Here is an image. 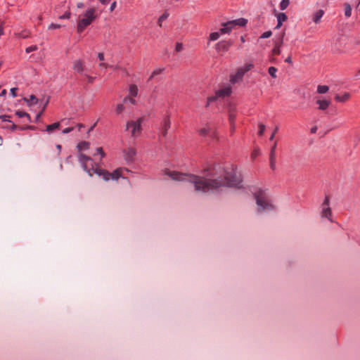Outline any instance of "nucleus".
Returning <instances> with one entry per match:
<instances>
[{
	"label": "nucleus",
	"instance_id": "nucleus-1",
	"mask_svg": "<svg viewBox=\"0 0 360 360\" xmlns=\"http://www.w3.org/2000/svg\"><path fill=\"white\" fill-rule=\"evenodd\" d=\"M166 174L174 180L186 181L193 184L195 191L207 193L218 190L224 186L239 187L242 182L240 174L232 169L231 171H223L220 176L211 174L210 178L195 175H188L176 172L166 171Z\"/></svg>",
	"mask_w": 360,
	"mask_h": 360
},
{
	"label": "nucleus",
	"instance_id": "nucleus-2",
	"mask_svg": "<svg viewBox=\"0 0 360 360\" xmlns=\"http://www.w3.org/2000/svg\"><path fill=\"white\" fill-rule=\"evenodd\" d=\"M79 161L82 164L84 170L86 171L89 176H91L94 174H96L98 176H102L105 181H109L110 179L116 181L119 178L122 177L123 171L128 172V169L124 168H117L111 173L98 167L94 168V167H91V168H89L87 164L88 162H93V160L90 157L82 153L79 155ZM91 166L93 165H91Z\"/></svg>",
	"mask_w": 360,
	"mask_h": 360
},
{
	"label": "nucleus",
	"instance_id": "nucleus-3",
	"mask_svg": "<svg viewBox=\"0 0 360 360\" xmlns=\"http://www.w3.org/2000/svg\"><path fill=\"white\" fill-rule=\"evenodd\" d=\"M255 198L259 212L271 211L274 209L268 194L264 191L259 190L255 193Z\"/></svg>",
	"mask_w": 360,
	"mask_h": 360
},
{
	"label": "nucleus",
	"instance_id": "nucleus-4",
	"mask_svg": "<svg viewBox=\"0 0 360 360\" xmlns=\"http://www.w3.org/2000/svg\"><path fill=\"white\" fill-rule=\"evenodd\" d=\"M96 11L94 8H90L84 14L79 15L77 25L78 33H82L96 18Z\"/></svg>",
	"mask_w": 360,
	"mask_h": 360
},
{
	"label": "nucleus",
	"instance_id": "nucleus-5",
	"mask_svg": "<svg viewBox=\"0 0 360 360\" xmlns=\"http://www.w3.org/2000/svg\"><path fill=\"white\" fill-rule=\"evenodd\" d=\"M142 118L138 119L136 121H129L126 124V129L130 131L132 137L136 138L141 133Z\"/></svg>",
	"mask_w": 360,
	"mask_h": 360
},
{
	"label": "nucleus",
	"instance_id": "nucleus-6",
	"mask_svg": "<svg viewBox=\"0 0 360 360\" xmlns=\"http://www.w3.org/2000/svg\"><path fill=\"white\" fill-rule=\"evenodd\" d=\"M231 94V86L229 84L224 85L221 89L216 91L215 96H210L207 98V105L214 102L218 98H225L229 96Z\"/></svg>",
	"mask_w": 360,
	"mask_h": 360
},
{
	"label": "nucleus",
	"instance_id": "nucleus-7",
	"mask_svg": "<svg viewBox=\"0 0 360 360\" xmlns=\"http://www.w3.org/2000/svg\"><path fill=\"white\" fill-rule=\"evenodd\" d=\"M330 199L328 196H326L325 200L322 204V211L321 216L322 217H326L329 219L330 221H332L330 217L332 216V212L329 207Z\"/></svg>",
	"mask_w": 360,
	"mask_h": 360
},
{
	"label": "nucleus",
	"instance_id": "nucleus-8",
	"mask_svg": "<svg viewBox=\"0 0 360 360\" xmlns=\"http://www.w3.org/2000/svg\"><path fill=\"white\" fill-rule=\"evenodd\" d=\"M198 132L199 134L202 136H208L212 139H214L217 138L215 129L210 126L201 128L200 129H199Z\"/></svg>",
	"mask_w": 360,
	"mask_h": 360
},
{
	"label": "nucleus",
	"instance_id": "nucleus-9",
	"mask_svg": "<svg viewBox=\"0 0 360 360\" xmlns=\"http://www.w3.org/2000/svg\"><path fill=\"white\" fill-rule=\"evenodd\" d=\"M124 158L127 162H133L136 155V150L134 148L129 147L124 151Z\"/></svg>",
	"mask_w": 360,
	"mask_h": 360
},
{
	"label": "nucleus",
	"instance_id": "nucleus-10",
	"mask_svg": "<svg viewBox=\"0 0 360 360\" xmlns=\"http://www.w3.org/2000/svg\"><path fill=\"white\" fill-rule=\"evenodd\" d=\"M276 142L274 143L273 146L271 148L270 153H269V166L270 168L275 171L276 169Z\"/></svg>",
	"mask_w": 360,
	"mask_h": 360
},
{
	"label": "nucleus",
	"instance_id": "nucleus-11",
	"mask_svg": "<svg viewBox=\"0 0 360 360\" xmlns=\"http://www.w3.org/2000/svg\"><path fill=\"white\" fill-rule=\"evenodd\" d=\"M72 68L76 72L83 75L86 69L84 62L80 59L75 60L72 63Z\"/></svg>",
	"mask_w": 360,
	"mask_h": 360
},
{
	"label": "nucleus",
	"instance_id": "nucleus-12",
	"mask_svg": "<svg viewBox=\"0 0 360 360\" xmlns=\"http://www.w3.org/2000/svg\"><path fill=\"white\" fill-rule=\"evenodd\" d=\"M171 122L169 117H166L162 124L160 128V135L165 137L167 134L168 129L170 128Z\"/></svg>",
	"mask_w": 360,
	"mask_h": 360
},
{
	"label": "nucleus",
	"instance_id": "nucleus-13",
	"mask_svg": "<svg viewBox=\"0 0 360 360\" xmlns=\"http://www.w3.org/2000/svg\"><path fill=\"white\" fill-rule=\"evenodd\" d=\"M232 42L231 41H219L217 44V50L219 52H226L229 50V47L231 46Z\"/></svg>",
	"mask_w": 360,
	"mask_h": 360
},
{
	"label": "nucleus",
	"instance_id": "nucleus-14",
	"mask_svg": "<svg viewBox=\"0 0 360 360\" xmlns=\"http://www.w3.org/2000/svg\"><path fill=\"white\" fill-rule=\"evenodd\" d=\"M244 75L245 71L243 70V68H240L235 75L231 76L230 82L232 84H235L242 79Z\"/></svg>",
	"mask_w": 360,
	"mask_h": 360
},
{
	"label": "nucleus",
	"instance_id": "nucleus-15",
	"mask_svg": "<svg viewBox=\"0 0 360 360\" xmlns=\"http://www.w3.org/2000/svg\"><path fill=\"white\" fill-rule=\"evenodd\" d=\"M233 27H235L233 22L231 21H229L223 24V27L221 28L219 31L221 34H226L229 33Z\"/></svg>",
	"mask_w": 360,
	"mask_h": 360
},
{
	"label": "nucleus",
	"instance_id": "nucleus-16",
	"mask_svg": "<svg viewBox=\"0 0 360 360\" xmlns=\"http://www.w3.org/2000/svg\"><path fill=\"white\" fill-rule=\"evenodd\" d=\"M236 117V112L235 107H230L229 110V119L230 124L234 127V122Z\"/></svg>",
	"mask_w": 360,
	"mask_h": 360
},
{
	"label": "nucleus",
	"instance_id": "nucleus-17",
	"mask_svg": "<svg viewBox=\"0 0 360 360\" xmlns=\"http://www.w3.org/2000/svg\"><path fill=\"white\" fill-rule=\"evenodd\" d=\"M324 14V11L322 9H319L317 11L314 13L313 15V21L318 24L320 22L321 18L323 17Z\"/></svg>",
	"mask_w": 360,
	"mask_h": 360
},
{
	"label": "nucleus",
	"instance_id": "nucleus-18",
	"mask_svg": "<svg viewBox=\"0 0 360 360\" xmlns=\"http://www.w3.org/2000/svg\"><path fill=\"white\" fill-rule=\"evenodd\" d=\"M316 103L319 105V110H324L330 105V101L327 100H317Z\"/></svg>",
	"mask_w": 360,
	"mask_h": 360
},
{
	"label": "nucleus",
	"instance_id": "nucleus-19",
	"mask_svg": "<svg viewBox=\"0 0 360 360\" xmlns=\"http://www.w3.org/2000/svg\"><path fill=\"white\" fill-rule=\"evenodd\" d=\"M287 20V15L284 13H280L277 15V25L276 28H279L283 22Z\"/></svg>",
	"mask_w": 360,
	"mask_h": 360
},
{
	"label": "nucleus",
	"instance_id": "nucleus-20",
	"mask_svg": "<svg viewBox=\"0 0 360 360\" xmlns=\"http://www.w3.org/2000/svg\"><path fill=\"white\" fill-rule=\"evenodd\" d=\"M350 98V94L349 93H345L343 95H336L335 96V99L338 102H346Z\"/></svg>",
	"mask_w": 360,
	"mask_h": 360
},
{
	"label": "nucleus",
	"instance_id": "nucleus-21",
	"mask_svg": "<svg viewBox=\"0 0 360 360\" xmlns=\"http://www.w3.org/2000/svg\"><path fill=\"white\" fill-rule=\"evenodd\" d=\"M231 22H233L234 27L236 26H240V27H243V26H245L247 23V20L244 19V18H239V19H237V20H231Z\"/></svg>",
	"mask_w": 360,
	"mask_h": 360
},
{
	"label": "nucleus",
	"instance_id": "nucleus-22",
	"mask_svg": "<svg viewBox=\"0 0 360 360\" xmlns=\"http://www.w3.org/2000/svg\"><path fill=\"white\" fill-rule=\"evenodd\" d=\"M138 94V87L135 84H131L129 86V95L135 97Z\"/></svg>",
	"mask_w": 360,
	"mask_h": 360
},
{
	"label": "nucleus",
	"instance_id": "nucleus-23",
	"mask_svg": "<svg viewBox=\"0 0 360 360\" xmlns=\"http://www.w3.org/2000/svg\"><path fill=\"white\" fill-rule=\"evenodd\" d=\"M59 127H60V123L59 122H55L53 124L47 125L46 130L47 132L51 133L54 129H58Z\"/></svg>",
	"mask_w": 360,
	"mask_h": 360
},
{
	"label": "nucleus",
	"instance_id": "nucleus-24",
	"mask_svg": "<svg viewBox=\"0 0 360 360\" xmlns=\"http://www.w3.org/2000/svg\"><path fill=\"white\" fill-rule=\"evenodd\" d=\"M345 15L347 18H349L352 15V8L348 3H345Z\"/></svg>",
	"mask_w": 360,
	"mask_h": 360
},
{
	"label": "nucleus",
	"instance_id": "nucleus-25",
	"mask_svg": "<svg viewBox=\"0 0 360 360\" xmlns=\"http://www.w3.org/2000/svg\"><path fill=\"white\" fill-rule=\"evenodd\" d=\"M89 148V143L86 141H82L78 143L77 148L79 150H86Z\"/></svg>",
	"mask_w": 360,
	"mask_h": 360
},
{
	"label": "nucleus",
	"instance_id": "nucleus-26",
	"mask_svg": "<svg viewBox=\"0 0 360 360\" xmlns=\"http://www.w3.org/2000/svg\"><path fill=\"white\" fill-rule=\"evenodd\" d=\"M15 115L18 117H27L29 122H31L30 116L29 114L24 111L18 110L15 112Z\"/></svg>",
	"mask_w": 360,
	"mask_h": 360
},
{
	"label": "nucleus",
	"instance_id": "nucleus-27",
	"mask_svg": "<svg viewBox=\"0 0 360 360\" xmlns=\"http://www.w3.org/2000/svg\"><path fill=\"white\" fill-rule=\"evenodd\" d=\"M24 100L29 105L37 103L38 102V99L34 95H31L30 99L24 98Z\"/></svg>",
	"mask_w": 360,
	"mask_h": 360
},
{
	"label": "nucleus",
	"instance_id": "nucleus-28",
	"mask_svg": "<svg viewBox=\"0 0 360 360\" xmlns=\"http://www.w3.org/2000/svg\"><path fill=\"white\" fill-rule=\"evenodd\" d=\"M329 88L326 85H319L317 87V92L319 94H325L328 91Z\"/></svg>",
	"mask_w": 360,
	"mask_h": 360
},
{
	"label": "nucleus",
	"instance_id": "nucleus-29",
	"mask_svg": "<svg viewBox=\"0 0 360 360\" xmlns=\"http://www.w3.org/2000/svg\"><path fill=\"white\" fill-rule=\"evenodd\" d=\"M169 16V13L165 12L162 15L160 16L158 19V25L160 27H162V22L166 20Z\"/></svg>",
	"mask_w": 360,
	"mask_h": 360
},
{
	"label": "nucleus",
	"instance_id": "nucleus-30",
	"mask_svg": "<svg viewBox=\"0 0 360 360\" xmlns=\"http://www.w3.org/2000/svg\"><path fill=\"white\" fill-rule=\"evenodd\" d=\"M289 4H290L289 0H282L281 2L280 3L281 10H282V11L285 10L289 6Z\"/></svg>",
	"mask_w": 360,
	"mask_h": 360
},
{
	"label": "nucleus",
	"instance_id": "nucleus-31",
	"mask_svg": "<svg viewBox=\"0 0 360 360\" xmlns=\"http://www.w3.org/2000/svg\"><path fill=\"white\" fill-rule=\"evenodd\" d=\"M269 74L274 78L276 77L277 69L275 67H270L268 70Z\"/></svg>",
	"mask_w": 360,
	"mask_h": 360
},
{
	"label": "nucleus",
	"instance_id": "nucleus-32",
	"mask_svg": "<svg viewBox=\"0 0 360 360\" xmlns=\"http://www.w3.org/2000/svg\"><path fill=\"white\" fill-rule=\"evenodd\" d=\"M124 110V103H119L116 105L115 111L117 114H120Z\"/></svg>",
	"mask_w": 360,
	"mask_h": 360
},
{
	"label": "nucleus",
	"instance_id": "nucleus-33",
	"mask_svg": "<svg viewBox=\"0 0 360 360\" xmlns=\"http://www.w3.org/2000/svg\"><path fill=\"white\" fill-rule=\"evenodd\" d=\"M163 71H164V68H158V69L155 70L152 72V74H151V75H150V77L149 79H152V78H153L155 76H156V75H159V74L162 73Z\"/></svg>",
	"mask_w": 360,
	"mask_h": 360
},
{
	"label": "nucleus",
	"instance_id": "nucleus-34",
	"mask_svg": "<svg viewBox=\"0 0 360 360\" xmlns=\"http://www.w3.org/2000/svg\"><path fill=\"white\" fill-rule=\"evenodd\" d=\"M284 35H285V32H283L281 37L277 41H275V46L281 47V46L283 45V43Z\"/></svg>",
	"mask_w": 360,
	"mask_h": 360
},
{
	"label": "nucleus",
	"instance_id": "nucleus-35",
	"mask_svg": "<svg viewBox=\"0 0 360 360\" xmlns=\"http://www.w3.org/2000/svg\"><path fill=\"white\" fill-rule=\"evenodd\" d=\"M18 36L19 37H21V38H23V39L27 38L30 36V32L27 31V30H24V31L18 33Z\"/></svg>",
	"mask_w": 360,
	"mask_h": 360
},
{
	"label": "nucleus",
	"instance_id": "nucleus-36",
	"mask_svg": "<svg viewBox=\"0 0 360 360\" xmlns=\"http://www.w3.org/2000/svg\"><path fill=\"white\" fill-rule=\"evenodd\" d=\"M219 37V32H212L210 35V39L212 41H215V40L218 39Z\"/></svg>",
	"mask_w": 360,
	"mask_h": 360
},
{
	"label": "nucleus",
	"instance_id": "nucleus-37",
	"mask_svg": "<svg viewBox=\"0 0 360 360\" xmlns=\"http://www.w3.org/2000/svg\"><path fill=\"white\" fill-rule=\"evenodd\" d=\"M272 54L274 56H278L281 54V47L275 46L272 50Z\"/></svg>",
	"mask_w": 360,
	"mask_h": 360
},
{
	"label": "nucleus",
	"instance_id": "nucleus-38",
	"mask_svg": "<svg viewBox=\"0 0 360 360\" xmlns=\"http://www.w3.org/2000/svg\"><path fill=\"white\" fill-rule=\"evenodd\" d=\"M264 131H265V126L262 123L259 124V131H258L259 135L262 136L264 133Z\"/></svg>",
	"mask_w": 360,
	"mask_h": 360
},
{
	"label": "nucleus",
	"instance_id": "nucleus-39",
	"mask_svg": "<svg viewBox=\"0 0 360 360\" xmlns=\"http://www.w3.org/2000/svg\"><path fill=\"white\" fill-rule=\"evenodd\" d=\"M271 35H272V32H271V31H267V32H264V33L261 35L260 38H262V39L269 38V37H270Z\"/></svg>",
	"mask_w": 360,
	"mask_h": 360
},
{
	"label": "nucleus",
	"instance_id": "nucleus-40",
	"mask_svg": "<svg viewBox=\"0 0 360 360\" xmlns=\"http://www.w3.org/2000/svg\"><path fill=\"white\" fill-rule=\"evenodd\" d=\"M37 49H38L37 46L36 45H34V46H31L27 47L25 51L27 53H29L30 52L37 51Z\"/></svg>",
	"mask_w": 360,
	"mask_h": 360
},
{
	"label": "nucleus",
	"instance_id": "nucleus-41",
	"mask_svg": "<svg viewBox=\"0 0 360 360\" xmlns=\"http://www.w3.org/2000/svg\"><path fill=\"white\" fill-rule=\"evenodd\" d=\"M127 101H129L131 104H135L136 103V101L134 98H130L129 96H127L124 98L123 100V103H126Z\"/></svg>",
	"mask_w": 360,
	"mask_h": 360
},
{
	"label": "nucleus",
	"instance_id": "nucleus-42",
	"mask_svg": "<svg viewBox=\"0 0 360 360\" xmlns=\"http://www.w3.org/2000/svg\"><path fill=\"white\" fill-rule=\"evenodd\" d=\"M61 27V25H59V24H54V23H51L49 26V30H52V29H58Z\"/></svg>",
	"mask_w": 360,
	"mask_h": 360
},
{
	"label": "nucleus",
	"instance_id": "nucleus-43",
	"mask_svg": "<svg viewBox=\"0 0 360 360\" xmlns=\"http://www.w3.org/2000/svg\"><path fill=\"white\" fill-rule=\"evenodd\" d=\"M183 49V44L181 43H176L175 50L176 52H179Z\"/></svg>",
	"mask_w": 360,
	"mask_h": 360
},
{
	"label": "nucleus",
	"instance_id": "nucleus-44",
	"mask_svg": "<svg viewBox=\"0 0 360 360\" xmlns=\"http://www.w3.org/2000/svg\"><path fill=\"white\" fill-rule=\"evenodd\" d=\"M70 15H71L70 12L68 11L64 15H60L59 17V18L60 19H68V18H70Z\"/></svg>",
	"mask_w": 360,
	"mask_h": 360
},
{
	"label": "nucleus",
	"instance_id": "nucleus-45",
	"mask_svg": "<svg viewBox=\"0 0 360 360\" xmlns=\"http://www.w3.org/2000/svg\"><path fill=\"white\" fill-rule=\"evenodd\" d=\"M259 154V150L258 149H255L251 154V158L252 159L255 158Z\"/></svg>",
	"mask_w": 360,
	"mask_h": 360
},
{
	"label": "nucleus",
	"instance_id": "nucleus-46",
	"mask_svg": "<svg viewBox=\"0 0 360 360\" xmlns=\"http://www.w3.org/2000/svg\"><path fill=\"white\" fill-rule=\"evenodd\" d=\"M84 76L86 77L88 82H89V83H93L94 82V79H95L94 77H91V76L88 75H84Z\"/></svg>",
	"mask_w": 360,
	"mask_h": 360
},
{
	"label": "nucleus",
	"instance_id": "nucleus-47",
	"mask_svg": "<svg viewBox=\"0 0 360 360\" xmlns=\"http://www.w3.org/2000/svg\"><path fill=\"white\" fill-rule=\"evenodd\" d=\"M10 117V116L8 115H1L0 116V119L3 121V122H11L8 118Z\"/></svg>",
	"mask_w": 360,
	"mask_h": 360
},
{
	"label": "nucleus",
	"instance_id": "nucleus-48",
	"mask_svg": "<svg viewBox=\"0 0 360 360\" xmlns=\"http://www.w3.org/2000/svg\"><path fill=\"white\" fill-rule=\"evenodd\" d=\"M97 153L100 154L102 157L105 156V153L103 150L102 148H98L96 149Z\"/></svg>",
	"mask_w": 360,
	"mask_h": 360
},
{
	"label": "nucleus",
	"instance_id": "nucleus-49",
	"mask_svg": "<svg viewBox=\"0 0 360 360\" xmlns=\"http://www.w3.org/2000/svg\"><path fill=\"white\" fill-rule=\"evenodd\" d=\"M73 127H68V128H65L63 130V134H68V133H70L71 132L72 130H73Z\"/></svg>",
	"mask_w": 360,
	"mask_h": 360
},
{
	"label": "nucleus",
	"instance_id": "nucleus-50",
	"mask_svg": "<svg viewBox=\"0 0 360 360\" xmlns=\"http://www.w3.org/2000/svg\"><path fill=\"white\" fill-rule=\"evenodd\" d=\"M99 67L101 68H110V66L105 63H101L99 64Z\"/></svg>",
	"mask_w": 360,
	"mask_h": 360
},
{
	"label": "nucleus",
	"instance_id": "nucleus-51",
	"mask_svg": "<svg viewBox=\"0 0 360 360\" xmlns=\"http://www.w3.org/2000/svg\"><path fill=\"white\" fill-rule=\"evenodd\" d=\"M17 90H18L17 88H12V89H11V95L13 97L16 96V91H17Z\"/></svg>",
	"mask_w": 360,
	"mask_h": 360
},
{
	"label": "nucleus",
	"instance_id": "nucleus-52",
	"mask_svg": "<svg viewBox=\"0 0 360 360\" xmlns=\"http://www.w3.org/2000/svg\"><path fill=\"white\" fill-rule=\"evenodd\" d=\"M278 130V127H276L275 128V129H274V132L272 133L271 136H270V139H270L271 141L274 139V137L275 134L277 133Z\"/></svg>",
	"mask_w": 360,
	"mask_h": 360
},
{
	"label": "nucleus",
	"instance_id": "nucleus-53",
	"mask_svg": "<svg viewBox=\"0 0 360 360\" xmlns=\"http://www.w3.org/2000/svg\"><path fill=\"white\" fill-rule=\"evenodd\" d=\"M98 58L101 62L105 60L104 54L103 53H99L98 54Z\"/></svg>",
	"mask_w": 360,
	"mask_h": 360
},
{
	"label": "nucleus",
	"instance_id": "nucleus-54",
	"mask_svg": "<svg viewBox=\"0 0 360 360\" xmlns=\"http://www.w3.org/2000/svg\"><path fill=\"white\" fill-rule=\"evenodd\" d=\"M252 67V65L251 64H249V65H247L244 68H243V70L245 71V73L248 71H249Z\"/></svg>",
	"mask_w": 360,
	"mask_h": 360
},
{
	"label": "nucleus",
	"instance_id": "nucleus-55",
	"mask_svg": "<svg viewBox=\"0 0 360 360\" xmlns=\"http://www.w3.org/2000/svg\"><path fill=\"white\" fill-rule=\"evenodd\" d=\"M48 102H49V101H46V103L44 107L43 108L42 110L37 114V119H39L40 117V116L42 115V113H43V112H44V110L45 109V107H46V104L48 103Z\"/></svg>",
	"mask_w": 360,
	"mask_h": 360
},
{
	"label": "nucleus",
	"instance_id": "nucleus-56",
	"mask_svg": "<svg viewBox=\"0 0 360 360\" xmlns=\"http://www.w3.org/2000/svg\"><path fill=\"white\" fill-rule=\"evenodd\" d=\"M116 5H117V4H116V2H115V1H114V2L111 4L110 8V11H114V9H115V7H116Z\"/></svg>",
	"mask_w": 360,
	"mask_h": 360
},
{
	"label": "nucleus",
	"instance_id": "nucleus-57",
	"mask_svg": "<svg viewBox=\"0 0 360 360\" xmlns=\"http://www.w3.org/2000/svg\"><path fill=\"white\" fill-rule=\"evenodd\" d=\"M2 25H3V22H0V37L4 34Z\"/></svg>",
	"mask_w": 360,
	"mask_h": 360
},
{
	"label": "nucleus",
	"instance_id": "nucleus-58",
	"mask_svg": "<svg viewBox=\"0 0 360 360\" xmlns=\"http://www.w3.org/2000/svg\"><path fill=\"white\" fill-rule=\"evenodd\" d=\"M285 61L286 63H292V59H291V57L290 56H288L285 60Z\"/></svg>",
	"mask_w": 360,
	"mask_h": 360
},
{
	"label": "nucleus",
	"instance_id": "nucleus-59",
	"mask_svg": "<svg viewBox=\"0 0 360 360\" xmlns=\"http://www.w3.org/2000/svg\"><path fill=\"white\" fill-rule=\"evenodd\" d=\"M99 1L103 4H107L110 0H99Z\"/></svg>",
	"mask_w": 360,
	"mask_h": 360
},
{
	"label": "nucleus",
	"instance_id": "nucleus-60",
	"mask_svg": "<svg viewBox=\"0 0 360 360\" xmlns=\"http://www.w3.org/2000/svg\"><path fill=\"white\" fill-rule=\"evenodd\" d=\"M6 94V90L4 89L0 94V96H4Z\"/></svg>",
	"mask_w": 360,
	"mask_h": 360
},
{
	"label": "nucleus",
	"instance_id": "nucleus-61",
	"mask_svg": "<svg viewBox=\"0 0 360 360\" xmlns=\"http://www.w3.org/2000/svg\"><path fill=\"white\" fill-rule=\"evenodd\" d=\"M77 8H83L84 7V4L82 3V2H79L77 4Z\"/></svg>",
	"mask_w": 360,
	"mask_h": 360
},
{
	"label": "nucleus",
	"instance_id": "nucleus-62",
	"mask_svg": "<svg viewBox=\"0 0 360 360\" xmlns=\"http://www.w3.org/2000/svg\"><path fill=\"white\" fill-rule=\"evenodd\" d=\"M11 128L12 130H15L18 128V126L15 124H13Z\"/></svg>",
	"mask_w": 360,
	"mask_h": 360
},
{
	"label": "nucleus",
	"instance_id": "nucleus-63",
	"mask_svg": "<svg viewBox=\"0 0 360 360\" xmlns=\"http://www.w3.org/2000/svg\"><path fill=\"white\" fill-rule=\"evenodd\" d=\"M84 126V124H77V127H78V129L80 130L81 128H83Z\"/></svg>",
	"mask_w": 360,
	"mask_h": 360
},
{
	"label": "nucleus",
	"instance_id": "nucleus-64",
	"mask_svg": "<svg viewBox=\"0 0 360 360\" xmlns=\"http://www.w3.org/2000/svg\"><path fill=\"white\" fill-rule=\"evenodd\" d=\"M56 148H57V149L58 150V153H60V150H61V146H60V145H59V144H58V145H56Z\"/></svg>",
	"mask_w": 360,
	"mask_h": 360
}]
</instances>
